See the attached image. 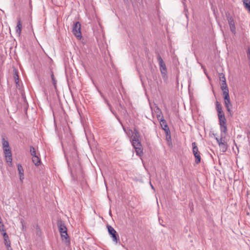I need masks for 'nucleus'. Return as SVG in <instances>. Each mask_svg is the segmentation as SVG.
I'll return each mask as SVG.
<instances>
[{
	"label": "nucleus",
	"mask_w": 250,
	"mask_h": 250,
	"mask_svg": "<svg viewBox=\"0 0 250 250\" xmlns=\"http://www.w3.org/2000/svg\"><path fill=\"white\" fill-rule=\"evenodd\" d=\"M132 144L134 148H138V147L142 146L141 141L138 139H132Z\"/></svg>",
	"instance_id": "13"
},
{
	"label": "nucleus",
	"mask_w": 250,
	"mask_h": 250,
	"mask_svg": "<svg viewBox=\"0 0 250 250\" xmlns=\"http://www.w3.org/2000/svg\"><path fill=\"white\" fill-rule=\"evenodd\" d=\"M17 167L19 175L24 174V170L22 168V166L21 164H18Z\"/></svg>",
	"instance_id": "23"
},
{
	"label": "nucleus",
	"mask_w": 250,
	"mask_h": 250,
	"mask_svg": "<svg viewBox=\"0 0 250 250\" xmlns=\"http://www.w3.org/2000/svg\"><path fill=\"white\" fill-rule=\"evenodd\" d=\"M136 154L137 155L141 156V154H143V150L141 148V147H138V148H135Z\"/></svg>",
	"instance_id": "29"
},
{
	"label": "nucleus",
	"mask_w": 250,
	"mask_h": 250,
	"mask_svg": "<svg viewBox=\"0 0 250 250\" xmlns=\"http://www.w3.org/2000/svg\"><path fill=\"white\" fill-rule=\"evenodd\" d=\"M32 162L36 166H39L41 162L40 158L37 155L32 157Z\"/></svg>",
	"instance_id": "15"
},
{
	"label": "nucleus",
	"mask_w": 250,
	"mask_h": 250,
	"mask_svg": "<svg viewBox=\"0 0 250 250\" xmlns=\"http://www.w3.org/2000/svg\"><path fill=\"white\" fill-rule=\"evenodd\" d=\"M219 121V125L222 124L224 125L226 124V119L225 118V115L221 116V115L219 116V117H218Z\"/></svg>",
	"instance_id": "18"
},
{
	"label": "nucleus",
	"mask_w": 250,
	"mask_h": 250,
	"mask_svg": "<svg viewBox=\"0 0 250 250\" xmlns=\"http://www.w3.org/2000/svg\"><path fill=\"white\" fill-rule=\"evenodd\" d=\"M2 144L3 148L9 147V143L8 141L6 140L4 138L2 139Z\"/></svg>",
	"instance_id": "21"
},
{
	"label": "nucleus",
	"mask_w": 250,
	"mask_h": 250,
	"mask_svg": "<svg viewBox=\"0 0 250 250\" xmlns=\"http://www.w3.org/2000/svg\"><path fill=\"white\" fill-rule=\"evenodd\" d=\"M57 225L58 227L59 232L61 235L62 240L63 241L65 240L66 245H69L70 244V242L68 235L67 232V229L65 224L61 220H58L57 222Z\"/></svg>",
	"instance_id": "1"
},
{
	"label": "nucleus",
	"mask_w": 250,
	"mask_h": 250,
	"mask_svg": "<svg viewBox=\"0 0 250 250\" xmlns=\"http://www.w3.org/2000/svg\"><path fill=\"white\" fill-rule=\"evenodd\" d=\"M245 8L250 13V0H243Z\"/></svg>",
	"instance_id": "16"
},
{
	"label": "nucleus",
	"mask_w": 250,
	"mask_h": 250,
	"mask_svg": "<svg viewBox=\"0 0 250 250\" xmlns=\"http://www.w3.org/2000/svg\"><path fill=\"white\" fill-rule=\"evenodd\" d=\"M50 72H51V80H52V81L53 84L54 85V87L56 88V87L57 81H56V80L55 79V77H54V75L53 74V73L52 71L51 70Z\"/></svg>",
	"instance_id": "24"
},
{
	"label": "nucleus",
	"mask_w": 250,
	"mask_h": 250,
	"mask_svg": "<svg viewBox=\"0 0 250 250\" xmlns=\"http://www.w3.org/2000/svg\"><path fill=\"white\" fill-rule=\"evenodd\" d=\"M217 115L218 117H219V116L221 115V116L224 115V113L223 112V110L221 111H217Z\"/></svg>",
	"instance_id": "33"
},
{
	"label": "nucleus",
	"mask_w": 250,
	"mask_h": 250,
	"mask_svg": "<svg viewBox=\"0 0 250 250\" xmlns=\"http://www.w3.org/2000/svg\"><path fill=\"white\" fill-rule=\"evenodd\" d=\"M150 185H151V187L152 188L154 189L153 186L151 184H150Z\"/></svg>",
	"instance_id": "39"
},
{
	"label": "nucleus",
	"mask_w": 250,
	"mask_h": 250,
	"mask_svg": "<svg viewBox=\"0 0 250 250\" xmlns=\"http://www.w3.org/2000/svg\"><path fill=\"white\" fill-rule=\"evenodd\" d=\"M223 96L225 100V106L227 108V111L230 112L231 111V107L232 106V105L230 102L229 94H226V93H225V95H223Z\"/></svg>",
	"instance_id": "7"
},
{
	"label": "nucleus",
	"mask_w": 250,
	"mask_h": 250,
	"mask_svg": "<svg viewBox=\"0 0 250 250\" xmlns=\"http://www.w3.org/2000/svg\"><path fill=\"white\" fill-rule=\"evenodd\" d=\"M134 135L132 139H138L140 140V135L138 131L136 129H134Z\"/></svg>",
	"instance_id": "19"
},
{
	"label": "nucleus",
	"mask_w": 250,
	"mask_h": 250,
	"mask_svg": "<svg viewBox=\"0 0 250 250\" xmlns=\"http://www.w3.org/2000/svg\"><path fill=\"white\" fill-rule=\"evenodd\" d=\"M1 234L3 237L5 245L6 247H10L11 243L7 233L6 232H2Z\"/></svg>",
	"instance_id": "10"
},
{
	"label": "nucleus",
	"mask_w": 250,
	"mask_h": 250,
	"mask_svg": "<svg viewBox=\"0 0 250 250\" xmlns=\"http://www.w3.org/2000/svg\"><path fill=\"white\" fill-rule=\"evenodd\" d=\"M220 126L221 132L224 133L225 134L227 131V127L226 124L224 125L220 124Z\"/></svg>",
	"instance_id": "20"
},
{
	"label": "nucleus",
	"mask_w": 250,
	"mask_h": 250,
	"mask_svg": "<svg viewBox=\"0 0 250 250\" xmlns=\"http://www.w3.org/2000/svg\"><path fill=\"white\" fill-rule=\"evenodd\" d=\"M226 15L229 23L234 22L233 18L230 16L229 13H227Z\"/></svg>",
	"instance_id": "22"
},
{
	"label": "nucleus",
	"mask_w": 250,
	"mask_h": 250,
	"mask_svg": "<svg viewBox=\"0 0 250 250\" xmlns=\"http://www.w3.org/2000/svg\"><path fill=\"white\" fill-rule=\"evenodd\" d=\"M7 247V250H12L10 245V247Z\"/></svg>",
	"instance_id": "37"
},
{
	"label": "nucleus",
	"mask_w": 250,
	"mask_h": 250,
	"mask_svg": "<svg viewBox=\"0 0 250 250\" xmlns=\"http://www.w3.org/2000/svg\"><path fill=\"white\" fill-rule=\"evenodd\" d=\"M3 152L6 161L9 163V166L11 167L12 166V157L10 148H3Z\"/></svg>",
	"instance_id": "6"
},
{
	"label": "nucleus",
	"mask_w": 250,
	"mask_h": 250,
	"mask_svg": "<svg viewBox=\"0 0 250 250\" xmlns=\"http://www.w3.org/2000/svg\"><path fill=\"white\" fill-rule=\"evenodd\" d=\"M107 228L108 232L112 238V241L116 244L120 241V238L118 233L115 229L111 226L107 225Z\"/></svg>",
	"instance_id": "3"
},
{
	"label": "nucleus",
	"mask_w": 250,
	"mask_h": 250,
	"mask_svg": "<svg viewBox=\"0 0 250 250\" xmlns=\"http://www.w3.org/2000/svg\"><path fill=\"white\" fill-rule=\"evenodd\" d=\"M247 58L250 62V47H248L247 51Z\"/></svg>",
	"instance_id": "31"
},
{
	"label": "nucleus",
	"mask_w": 250,
	"mask_h": 250,
	"mask_svg": "<svg viewBox=\"0 0 250 250\" xmlns=\"http://www.w3.org/2000/svg\"><path fill=\"white\" fill-rule=\"evenodd\" d=\"M166 138H167V140L169 141V140H171V135H169L167 136H166Z\"/></svg>",
	"instance_id": "36"
},
{
	"label": "nucleus",
	"mask_w": 250,
	"mask_h": 250,
	"mask_svg": "<svg viewBox=\"0 0 250 250\" xmlns=\"http://www.w3.org/2000/svg\"><path fill=\"white\" fill-rule=\"evenodd\" d=\"M221 88L223 91V95H225V93H226V94H229V90L226 82H224V83H222Z\"/></svg>",
	"instance_id": "11"
},
{
	"label": "nucleus",
	"mask_w": 250,
	"mask_h": 250,
	"mask_svg": "<svg viewBox=\"0 0 250 250\" xmlns=\"http://www.w3.org/2000/svg\"><path fill=\"white\" fill-rule=\"evenodd\" d=\"M219 146L223 152H225L227 150L228 146L226 142H220L219 143Z\"/></svg>",
	"instance_id": "14"
},
{
	"label": "nucleus",
	"mask_w": 250,
	"mask_h": 250,
	"mask_svg": "<svg viewBox=\"0 0 250 250\" xmlns=\"http://www.w3.org/2000/svg\"><path fill=\"white\" fill-rule=\"evenodd\" d=\"M192 152L195 158V163L197 164H198L201 162V156L200 153L198 150V148L197 146V144L195 142H193L192 143Z\"/></svg>",
	"instance_id": "4"
},
{
	"label": "nucleus",
	"mask_w": 250,
	"mask_h": 250,
	"mask_svg": "<svg viewBox=\"0 0 250 250\" xmlns=\"http://www.w3.org/2000/svg\"><path fill=\"white\" fill-rule=\"evenodd\" d=\"M157 59L159 62L160 70L162 75V77L164 82H167L168 77L167 75V68L166 64L159 53H158L157 55Z\"/></svg>",
	"instance_id": "2"
},
{
	"label": "nucleus",
	"mask_w": 250,
	"mask_h": 250,
	"mask_svg": "<svg viewBox=\"0 0 250 250\" xmlns=\"http://www.w3.org/2000/svg\"><path fill=\"white\" fill-rule=\"evenodd\" d=\"M157 117L158 119L160 121V125L163 129L165 130L167 128H169L166 122V121L164 119V117L163 116L160 118V115H157Z\"/></svg>",
	"instance_id": "9"
},
{
	"label": "nucleus",
	"mask_w": 250,
	"mask_h": 250,
	"mask_svg": "<svg viewBox=\"0 0 250 250\" xmlns=\"http://www.w3.org/2000/svg\"><path fill=\"white\" fill-rule=\"evenodd\" d=\"M119 106L122 109H123V107L121 104H119Z\"/></svg>",
	"instance_id": "38"
},
{
	"label": "nucleus",
	"mask_w": 250,
	"mask_h": 250,
	"mask_svg": "<svg viewBox=\"0 0 250 250\" xmlns=\"http://www.w3.org/2000/svg\"><path fill=\"white\" fill-rule=\"evenodd\" d=\"M0 231L2 232H6V229H5L4 225L2 222L0 223Z\"/></svg>",
	"instance_id": "30"
},
{
	"label": "nucleus",
	"mask_w": 250,
	"mask_h": 250,
	"mask_svg": "<svg viewBox=\"0 0 250 250\" xmlns=\"http://www.w3.org/2000/svg\"><path fill=\"white\" fill-rule=\"evenodd\" d=\"M164 130L166 133V136L168 137V136L170 135V132L169 128H167L166 129H165Z\"/></svg>",
	"instance_id": "32"
},
{
	"label": "nucleus",
	"mask_w": 250,
	"mask_h": 250,
	"mask_svg": "<svg viewBox=\"0 0 250 250\" xmlns=\"http://www.w3.org/2000/svg\"><path fill=\"white\" fill-rule=\"evenodd\" d=\"M219 76L220 81L222 82V83H224V82H226L225 75L223 73H219Z\"/></svg>",
	"instance_id": "25"
},
{
	"label": "nucleus",
	"mask_w": 250,
	"mask_h": 250,
	"mask_svg": "<svg viewBox=\"0 0 250 250\" xmlns=\"http://www.w3.org/2000/svg\"><path fill=\"white\" fill-rule=\"evenodd\" d=\"M24 179V174L22 175H20V180L22 182V180Z\"/></svg>",
	"instance_id": "35"
},
{
	"label": "nucleus",
	"mask_w": 250,
	"mask_h": 250,
	"mask_svg": "<svg viewBox=\"0 0 250 250\" xmlns=\"http://www.w3.org/2000/svg\"><path fill=\"white\" fill-rule=\"evenodd\" d=\"M222 136H223L222 134H221V137L220 139H219L217 137L215 138V139L217 141L218 144H219V142H222Z\"/></svg>",
	"instance_id": "34"
},
{
	"label": "nucleus",
	"mask_w": 250,
	"mask_h": 250,
	"mask_svg": "<svg viewBox=\"0 0 250 250\" xmlns=\"http://www.w3.org/2000/svg\"><path fill=\"white\" fill-rule=\"evenodd\" d=\"M215 104H216V109L217 111H221L222 110V106H221V104L219 103V102L218 101H216L215 103Z\"/></svg>",
	"instance_id": "28"
},
{
	"label": "nucleus",
	"mask_w": 250,
	"mask_h": 250,
	"mask_svg": "<svg viewBox=\"0 0 250 250\" xmlns=\"http://www.w3.org/2000/svg\"><path fill=\"white\" fill-rule=\"evenodd\" d=\"M22 29V24L21 21L20 19L18 20L17 27H16V34H17L19 36H20L21 31Z\"/></svg>",
	"instance_id": "12"
},
{
	"label": "nucleus",
	"mask_w": 250,
	"mask_h": 250,
	"mask_svg": "<svg viewBox=\"0 0 250 250\" xmlns=\"http://www.w3.org/2000/svg\"><path fill=\"white\" fill-rule=\"evenodd\" d=\"M30 154L32 156V157L34 156H36L37 155L35 148L33 146H30Z\"/></svg>",
	"instance_id": "27"
},
{
	"label": "nucleus",
	"mask_w": 250,
	"mask_h": 250,
	"mask_svg": "<svg viewBox=\"0 0 250 250\" xmlns=\"http://www.w3.org/2000/svg\"><path fill=\"white\" fill-rule=\"evenodd\" d=\"M81 25L79 21H76L74 23L72 28V33L76 37L79 39H81L82 36V33L81 31Z\"/></svg>",
	"instance_id": "5"
},
{
	"label": "nucleus",
	"mask_w": 250,
	"mask_h": 250,
	"mask_svg": "<svg viewBox=\"0 0 250 250\" xmlns=\"http://www.w3.org/2000/svg\"><path fill=\"white\" fill-rule=\"evenodd\" d=\"M99 92H100V94L101 96L103 97V98L104 99L105 102L108 105V107L109 108L110 110L115 116L116 118L118 120V121L123 126L122 124V122H121V120L120 119V118L118 117V116H117V114L116 113H115L112 110L111 105L109 103L108 100L105 98V97L104 96V95L103 94V93L99 91ZM123 127L124 130L125 131V128L124 126H123Z\"/></svg>",
	"instance_id": "8"
},
{
	"label": "nucleus",
	"mask_w": 250,
	"mask_h": 250,
	"mask_svg": "<svg viewBox=\"0 0 250 250\" xmlns=\"http://www.w3.org/2000/svg\"><path fill=\"white\" fill-rule=\"evenodd\" d=\"M231 32L235 35L236 34L235 26L234 22L229 23Z\"/></svg>",
	"instance_id": "17"
},
{
	"label": "nucleus",
	"mask_w": 250,
	"mask_h": 250,
	"mask_svg": "<svg viewBox=\"0 0 250 250\" xmlns=\"http://www.w3.org/2000/svg\"><path fill=\"white\" fill-rule=\"evenodd\" d=\"M158 110H159L160 112V113L162 114V112L160 110V109L159 108H158Z\"/></svg>",
	"instance_id": "40"
},
{
	"label": "nucleus",
	"mask_w": 250,
	"mask_h": 250,
	"mask_svg": "<svg viewBox=\"0 0 250 250\" xmlns=\"http://www.w3.org/2000/svg\"><path fill=\"white\" fill-rule=\"evenodd\" d=\"M14 77L15 79V83L17 84H19V76L18 74V72L17 71H15L14 72Z\"/></svg>",
	"instance_id": "26"
}]
</instances>
